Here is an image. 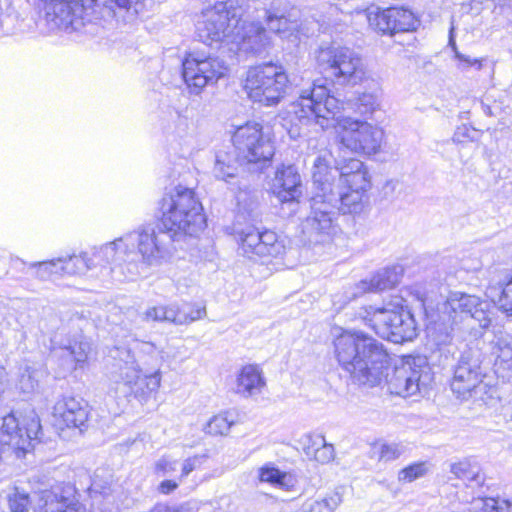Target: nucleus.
Listing matches in <instances>:
<instances>
[{
	"instance_id": "1",
	"label": "nucleus",
	"mask_w": 512,
	"mask_h": 512,
	"mask_svg": "<svg viewBox=\"0 0 512 512\" xmlns=\"http://www.w3.org/2000/svg\"><path fill=\"white\" fill-rule=\"evenodd\" d=\"M327 79H317L299 92L290 104L291 121L296 125L319 127L321 130L338 128L340 144L351 152L374 155L381 147L383 130L366 121L344 116V103L330 94Z\"/></svg>"
},
{
	"instance_id": "2",
	"label": "nucleus",
	"mask_w": 512,
	"mask_h": 512,
	"mask_svg": "<svg viewBox=\"0 0 512 512\" xmlns=\"http://www.w3.org/2000/svg\"><path fill=\"white\" fill-rule=\"evenodd\" d=\"M336 358L354 382L374 387L386 380L391 394L403 398L426 386L422 369L403 364L388 374L389 355L384 345L363 332L345 331L334 340Z\"/></svg>"
},
{
	"instance_id": "3",
	"label": "nucleus",
	"mask_w": 512,
	"mask_h": 512,
	"mask_svg": "<svg viewBox=\"0 0 512 512\" xmlns=\"http://www.w3.org/2000/svg\"><path fill=\"white\" fill-rule=\"evenodd\" d=\"M139 360L130 349L116 348L110 379L126 387L125 393H132L144 399L160 386V350L152 342H137Z\"/></svg>"
},
{
	"instance_id": "4",
	"label": "nucleus",
	"mask_w": 512,
	"mask_h": 512,
	"mask_svg": "<svg viewBox=\"0 0 512 512\" xmlns=\"http://www.w3.org/2000/svg\"><path fill=\"white\" fill-rule=\"evenodd\" d=\"M203 207L192 189L177 186L160 201L159 222L178 242L195 236L206 226Z\"/></svg>"
},
{
	"instance_id": "5",
	"label": "nucleus",
	"mask_w": 512,
	"mask_h": 512,
	"mask_svg": "<svg viewBox=\"0 0 512 512\" xmlns=\"http://www.w3.org/2000/svg\"><path fill=\"white\" fill-rule=\"evenodd\" d=\"M404 302L403 298L395 297L381 307H361L356 312V319L393 343L412 341L417 336V325Z\"/></svg>"
},
{
	"instance_id": "6",
	"label": "nucleus",
	"mask_w": 512,
	"mask_h": 512,
	"mask_svg": "<svg viewBox=\"0 0 512 512\" xmlns=\"http://www.w3.org/2000/svg\"><path fill=\"white\" fill-rule=\"evenodd\" d=\"M246 0L217 2L203 13L197 24V37L204 44L217 49L234 44L239 26L245 14Z\"/></svg>"
},
{
	"instance_id": "7",
	"label": "nucleus",
	"mask_w": 512,
	"mask_h": 512,
	"mask_svg": "<svg viewBox=\"0 0 512 512\" xmlns=\"http://www.w3.org/2000/svg\"><path fill=\"white\" fill-rule=\"evenodd\" d=\"M483 355L477 347L464 349L454 367L451 390L461 400L486 402L495 389L483 381Z\"/></svg>"
},
{
	"instance_id": "8",
	"label": "nucleus",
	"mask_w": 512,
	"mask_h": 512,
	"mask_svg": "<svg viewBox=\"0 0 512 512\" xmlns=\"http://www.w3.org/2000/svg\"><path fill=\"white\" fill-rule=\"evenodd\" d=\"M288 82L284 67L268 62L248 69L243 88L253 102L274 106L284 97Z\"/></svg>"
},
{
	"instance_id": "9",
	"label": "nucleus",
	"mask_w": 512,
	"mask_h": 512,
	"mask_svg": "<svg viewBox=\"0 0 512 512\" xmlns=\"http://www.w3.org/2000/svg\"><path fill=\"white\" fill-rule=\"evenodd\" d=\"M319 67L340 85H357L366 77L361 57L348 47H321L317 54Z\"/></svg>"
},
{
	"instance_id": "10",
	"label": "nucleus",
	"mask_w": 512,
	"mask_h": 512,
	"mask_svg": "<svg viewBox=\"0 0 512 512\" xmlns=\"http://www.w3.org/2000/svg\"><path fill=\"white\" fill-rule=\"evenodd\" d=\"M42 427L35 411H29L21 420L10 413L2 418L0 426V454L13 452L16 457L24 456L40 438Z\"/></svg>"
},
{
	"instance_id": "11",
	"label": "nucleus",
	"mask_w": 512,
	"mask_h": 512,
	"mask_svg": "<svg viewBox=\"0 0 512 512\" xmlns=\"http://www.w3.org/2000/svg\"><path fill=\"white\" fill-rule=\"evenodd\" d=\"M123 241L128 251L137 253L136 262L141 257L148 265L159 264L176 249L174 243L178 242L160 222L156 226H144L124 235Z\"/></svg>"
},
{
	"instance_id": "12",
	"label": "nucleus",
	"mask_w": 512,
	"mask_h": 512,
	"mask_svg": "<svg viewBox=\"0 0 512 512\" xmlns=\"http://www.w3.org/2000/svg\"><path fill=\"white\" fill-rule=\"evenodd\" d=\"M228 72L223 59L211 53L192 51L182 61V76L190 94L199 95Z\"/></svg>"
},
{
	"instance_id": "13",
	"label": "nucleus",
	"mask_w": 512,
	"mask_h": 512,
	"mask_svg": "<svg viewBox=\"0 0 512 512\" xmlns=\"http://www.w3.org/2000/svg\"><path fill=\"white\" fill-rule=\"evenodd\" d=\"M334 198L314 193L310 200V212L302 223V231L310 242L325 243L338 231V212Z\"/></svg>"
},
{
	"instance_id": "14",
	"label": "nucleus",
	"mask_w": 512,
	"mask_h": 512,
	"mask_svg": "<svg viewBox=\"0 0 512 512\" xmlns=\"http://www.w3.org/2000/svg\"><path fill=\"white\" fill-rule=\"evenodd\" d=\"M232 141L237 157L246 163L265 165L270 162L275 152L269 134L256 122H247L238 127Z\"/></svg>"
},
{
	"instance_id": "15",
	"label": "nucleus",
	"mask_w": 512,
	"mask_h": 512,
	"mask_svg": "<svg viewBox=\"0 0 512 512\" xmlns=\"http://www.w3.org/2000/svg\"><path fill=\"white\" fill-rule=\"evenodd\" d=\"M444 312L452 321L454 330L463 321L475 320L482 331L487 330L492 322L493 310L490 303L476 295L462 292H451L444 305Z\"/></svg>"
},
{
	"instance_id": "16",
	"label": "nucleus",
	"mask_w": 512,
	"mask_h": 512,
	"mask_svg": "<svg viewBox=\"0 0 512 512\" xmlns=\"http://www.w3.org/2000/svg\"><path fill=\"white\" fill-rule=\"evenodd\" d=\"M239 243L242 253L253 260L278 257L285 252V245L275 232H260L254 227H248L239 233Z\"/></svg>"
},
{
	"instance_id": "17",
	"label": "nucleus",
	"mask_w": 512,
	"mask_h": 512,
	"mask_svg": "<svg viewBox=\"0 0 512 512\" xmlns=\"http://www.w3.org/2000/svg\"><path fill=\"white\" fill-rule=\"evenodd\" d=\"M298 8L288 0H273L265 11V21L269 31L282 39L297 37L299 30Z\"/></svg>"
},
{
	"instance_id": "18",
	"label": "nucleus",
	"mask_w": 512,
	"mask_h": 512,
	"mask_svg": "<svg viewBox=\"0 0 512 512\" xmlns=\"http://www.w3.org/2000/svg\"><path fill=\"white\" fill-rule=\"evenodd\" d=\"M376 11L369 10L368 20L383 34L394 35L399 32H407L416 29L417 20L414 14L403 8L391 7Z\"/></svg>"
},
{
	"instance_id": "19",
	"label": "nucleus",
	"mask_w": 512,
	"mask_h": 512,
	"mask_svg": "<svg viewBox=\"0 0 512 512\" xmlns=\"http://www.w3.org/2000/svg\"><path fill=\"white\" fill-rule=\"evenodd\" d=\"M272 192L281 204L289 206L290 213L296 211L302 196V181L294 165H282L276 170Z\"/></svg>"
},
{
	"instance_id": "20",
	"label": "nucleus",
	"mask_w": 512,
	"mask_h": 512,
	"mask_svg": "<svg viewBox=\"0 0 512 512\" xmlns=\"http://www.w3.org/2000/svg\"><path fill=\"white\" fill-rule=\"evenodd\" d=\"M233 46L238 50L259 55L272 46V39L260 23L246 22L242 18Z\"/></svg>"
},
{
	"instance_id": "21",
	"label": "nucleus",
	"mask_w": 512,
	"mask_h": 512,
	"mask_svg": "<svg viewBox=\"0 0 512 512\" xmlns=\"http://www.w3.org/2000/svg\"><path fill=\"white\" fill-rule=\"evenodd\" d=\"M54 415L67 428H75L82 432L88 426L90 408L82 398L63 397L55 404Z\"/></svg>"
},
{
	"instance_id": "22",
	"label": "nucleus",
	"mask_w": 512,
	"mask_h": 512,
	"mask_svg": "<svg viewBox=\"0 0 512 512\" xmlns=\"http://www.w3.org/2000/svg\"><path fill=\"white\" fill-rule=\"evenodd\" d=\"M331 155L328 153L318 155L313 163L312 181L315 193L329 194L335 189V180L338 177V167H332Z\"/></svg>"
},
{
	"instance_id": "23",
	"label": "nucleus",
	"mask_w": 512,
	"mask_h": 512,
	"mask_svg": "<svg viewBox=\"0 0 512 512\" xmlns=\"http://www.w3.org/2000/svg\"><path fill=\"white\" fill-rule=\"evenodd\" d=\"M266 386L263 372L258 365H245L239 371L236 378L235 392L248 398L258 395Z\"/></svg>"
},
{
	"instance_id": "24",
	"label": "nucleus",
	"mask_w": 512,
	"mask_h": 512,
	"mask_svg": "<svg viewBox=\"0 0 512 512\" xmlns=\"http://www.w3.org/2000/svg\"><path fill=\"white\" fill-rule=\"evenodd\" d=\"M403 268L401 266L386 267L359 282L357 288L362 292H381L394 288L401 280Z\"/></svg>"
},
{
	"instance_id": "25",
	"label": "nucleus",
	"mask_w": 512,
	"mask_h": 512,
	"mask_svg": "<svg viewBox=\"0 0 512 512\" xmlns=\"http://www.w3.org/2000/svg\"><path fill=\"white\" fill-rule=\"evenodd\" d=\"M101 253L104 255V263H106V265L114 264L120 266L122 263H128L135 267L134 263L136 262L137 253L133 250L128 251V249H126V243L123 241V237L102 245Z\"/></svg>"
},
{
	"instance_id": "26",
	"label": "nucleus",
	"mask_w": 512,
	"mask_h": 512,
	"mask_svg": "<svg viewBox=\"0 0 512 512\" xmlns=\"http://www.w3.org/2000/svg\"><path fill=\"white\" fill-rule=\"evenodd\" d=\"M450 473L467 486L480 487L484 484L485 477L481 473L480 466L470 459H463L450 464Z\"/></svg>"
},
{
	"instance_id": "27",
	"label": "nucleus",
	"mask_w": 512,
	"mask_h": 512,
	"mask_svg": "<svg viewBox=\"0 0 512 512\" xmlns=\"http://www.w3.org/2000/svg\"><path fill=\"white\" fill-rule=\"evenodd\" d=\"M145 319L157 322H169L175 325L187 324L186 311L176 303L150 307L145 312Z\"/></svg>"
},
{
	"instance_id": "28",
	"label": "nucleus",
	"mask_w": 512,
	"mask_h": 512,
	"mask_svg": "<svg viewBox=\"0 0 512 512\" xmlns=\"http://www.w3.org/2000/svg\"><path fill=\"white\" fill-rule=\"evenodd\" d=\"M363 192L348 190L343 191L338 185L335 189L327 194L328 198H334L336 201L335 206L337 212L347 213H358L362 210L363 203Z\"/></svg>"
},
{
	"instance_id": "29",
	"label": "nucleus",
	"mask_w": 512,
	"mask_h": 512,
	"mask_svg": "<svg viewBox=\"0 0 512 512\" xmlns=\"http://www.w3.org/2000/svg\"><path fill=\"white\" fill-rule=\"evenodd\" d=\"M487 294L500 310L512 315V275L506 274L497 284H490Z\"/></svg>"
},
{
	"instance_id": "30",
	"label": "nucleus",
	"mask_w": 512,
	"mask_h": 512,
	"mask_svg": "<svg viewBox=\"0 0 512 512\" xmlns=\"http://www.w3.org/2000/svg\"><path fill=\"white\" fill-rule=\"evenodd\" d=\"M449 45L455 52V57L459 61V68L463 71H468L469 69H474L476 71L483 70L487 76H490L493 72V67L488 63L485 59H472L470 56L464 55L457 51L456 43L454 39V25L451 24L449 31Z\"/></svg>"
},
{
	"instance_id": "31",
	"label": "nucleus",
	"mask_w": 512,
	"mask_h": 512,
	"mask_svg": "<svg viewBox=\"0 0 512 512\" xmlns=\"http://www.w3.org/2000/svg\"><path fill=\"white\" fill-rule=\"evenodd\" d=\"M68 499L53 490H43L36 494L35 512H62Z\"/></svg>"
},
{
	"instance_id": "32",
	"label": "nucleus",
	"mask_w": 512,
	"mask_h": 512,
	"mask_svg": "<svg viewBox=\"0 0 512 512\" xmlns=\"http://www.w3.org/2000/svg\"><path fill=\"white\" fill-rule=\"evenodd\" d=\"M243 162L242 160L234 159L228 153H218L216 155L215 165L213 168V173L216 178L224 181H229V179H233L236 177L238 173L239 164Z\"/></svg>"
},
{
	"instance_id": "33",
	"label": "nucleus",
	"mask_w": 512,
	"mask_h": 512,
	"mask_svg": "<svg viewBox=\"0 0 512 512\" xmlns=\"http://www.w3.org/2000/svg\"><path fill=\"white\" fill-rule=\"evenodd\" d=\"M61 266H63L62 257H59L51 260L29 263L28 268L33 271L32 275L35 278L41 281H46L54 275H65Z\"/></svg>"
},
{
	"instance_id": "34",
	"label": "nucleus",
	"mask_w": 512,
	"mask_h": 512,
	"mask_svg": "<svg viewBox=\"0 0 512 512\" xmlns=\"http://www.w3.org/2000/svg\"><path fill=\"white\" fill-rule=\"evenodd\" d=\"M492 355L495 357V364L511 367L512 362V338L508 334L496 336L492 341Z\"/></svg>"
},
{
	"instance_id": "35",
	"label": "nucleus",
	"mask_w": 512,
	"mask_h": 512,
	"mask_svg": "<svg viewBox=\"0 0 512 512\" xmlns=\"http://www.w3.org/2000/svg\"><path fill=\"white\" fill-rule=\"evenodd\" d=\"M65 275H80L86 273L93 268L94 260L89 257L88 252L81 253L80 255H72L69 257H62Z\"/></svg>"
},
{
	"instance_id": "36",
	"label": "nucleus",
	"mask_w": 512,
	"mask_h": 512,
	"mask_svg": "<svg viewBox=\"0 0 512 512\" xmlns=\"http://www.w3.org/2000/svg\"><path fill=\"white\" fill-rule=\"evenodd\" d=\"M233 424V417L228 412H225L213 416L205 425L204 431L213 436L226 435Z\"/></svg>"
},
{
	"instance_id": "37",
	"label": "nucleus",
	"mask_w": 512,
	"mask_h": 512,
	"mask_svg": "<svg viewBox=\"0 0 512 512\" xmlns=\"http://www.w3.org/2000/svg\"><path fill=\"white\" fill-rule=\"evenodd\" d=\"M259 480L279 487H287L291 482V475L278 468L265 465L259 469Z\"/></svg>"
},
{
	"instance_id": "38",
	"label": "nucleus",
	"mask_w": 512,
	"mask_h": 512,
	"mask_svg": "<svg viewBox=\"0 0 512 512\" xmlns=\"http://www.w3.org/2000/svg\"><path fill=\"white\" fill-rule=\"evenodd\" d=\"M339 183L348 190L366 192L371 185L370 176L367 168L358 171L351 176H345L339 179Z\"/></svg>"
},
{
	"instance_id": "39",
	"label": "nucleus",
	"mask_w": 512,
	"mask_h": 512,
	"mask_svg": "<svg viewBox=\"0 0 512 512\" xmlns=\"http://www.w3.org/2000/svg\"><path fill=\"white\" fill-rule=\"evenodd\" d=\"M39 375V371L26 365L19 378L20 390L27 394L34 392L39 386Z\"/></svg>"
},
{
	"instance_id": "40",
	"label": "nucleus",
	"mask_w": 512,
	"mask_h": 512,
	"mask_svg": "<svg viewBox=\"0 0 512 512\" xmlns=\"http://www.w3.org/2000/svg\"><path fill=\"white\" fill-rule=\"evenodd\" d=\"M429 470V465L427 462H417L413 463L403 469H401L398 473V480L400 482L410 483L416 479H419L427 474Z\"/></svg>"
},
{
	"instance_id": "41",
	"label": "nucleus",
	"mask_w": 512,
	"mask_h": 512,
	"mask_svg": "<svg viewBox=\"0 0 512 512\" xmlns=\"http://www.w3.org/2000/svg\"><path fill=\"white\" fill-rule=\"evenodd\" d=\"M129 1V4L127 5V7L125 8H120L116 3H113L112 6L113 7H109V5H103V4H96L91 6V7H87L83 13H82V16H81V20H84V14H87V12L89 10H92V12H97L98 10V13H101V10L100 9H107L108 10V15L112 16V17H123L125 18V14H131L132 16L136 13V10H134V12H131V0H128ZM84 25V21H82V24L78 27L77 30H79L82 26Z\"/></svg>"
},
{
	"instance_id": "42",
	"label": "nucleus",
	"mask_w": 512,
	"mask_h": 512,
	"mask_svg": "<svg viewBox=\"0 0 512 512\" xmlns=\"http://www.w3.org/2000/svg\"><path fill=\"white\" fill-rule=\"evenodd\" d=\"M324 436L318 433H306L299 439V444L308 458H312L317 447L323 445Z\"/></svg>"
},
{
	"instance_id": "43",
	"label": "nucleus",
	"mask_w": 512,
	"mask_h": 512,
	"mask_svg": "<svg viewBox=\"0 0 512 512\" xmlns=\"http://www.w3.org/2000/svg\"><path fill=\"white\" fill-rule=\"evenodd\" d=\"M378 106L377 97L372 93H363L358 96L354 109L361 115L371 114Z\"/></svg>"
},
{
	"instance_id": "44",
	"label": "nucleus",
	"mask_w": 512,
	"mask_h": 512,
	"mask_svg": "<svg viewBox=\"0 0 512 512\" xmlns=\"http://www.w3.org/2000/svg\"><path fill=\"white\" fill-rule=\"evenodd\" d=\"M495 502L492 498H473L472 501L464 503L463 508L458 512H493Z\"/></svg>"
},
{
	"instance_id": "45",
	"label": "nucleus",
	"mask_w": 512,
	"mask_h": 512,
	"mask_svg": "<svg viewBox=\"0 0 512 512\" xmlns=\"http://www.w3.org/2000/svg\"><path fill=\"white\" fill-rule=\"evenodd\" d=\"M17 20L13 0H0V28L9 27Z\"/></svg>"
},
{
	"instance_id": "46",
	"label": "nucleus",
	"mask_w": 512,
	"mask_h": 512,
	"mask_svg": "<svg viewBox=\"0 0 512 512\" xmlns=\"http://www.w3.org/2000/svg\"><path fill=\"white\" fill-rule=\"evenodd\" d=\"M172 108L177 115L176 134L179 137H184L188 134L189 130L188 107L183 105H173Z\"/></svg>"
},
{
	"instance_id": "47",
	"label": "nucleus",
	"mask_w": 512,
	"mask_h": 512,
	"mask_svg": "<svg viewBox=\"0 0 512 512\" xmlns=\"http://www.w3.org/2000/svg\"><path fill=\"white\" fill-rule=\"evenodd\" d=\"M89 348L88 343L79 342L66 348L65 353L71 357L75 363L82 364L87 360Z\"/></svg>"
},
{
	"instance_id": "48",
	"label": "nucleus",
	"mask_w": 512,
	"mask_h": 512,
	"mask_svg": "<svg viewBox=\"0 0 512 512\" xmlns=\"http://www.w3.org/2000/svg\"><path fill=\"white\" fill-rule=\"evenodd\" d=\"M367 168L362 161L356 158H350L345 160L338 166L339 179L345 176H351L356 174L358 171Z\"/></svg>"
},
{
	"instance_id": "49",
	"label": "nucleus",
	"mask_w": 512,
	"mask_h": 512,
	"mask_svg": "<svg viewBox=\"0 0 512 512\" xmlns=\"http://www.w3.org/2000/svg\"><path fill=\"white\" fill-rule=\"evenodd\" d=\"M335 457V450L334 446L330 443H327L326 440H323V445L317 447L315 450V453L312 454L313 460L321 463L326 464L332 461Z\"/></svg>"
},
{
	"instance_id": "50",
	"label": "nucleus",
	"mask_w": 512,
	"mask_h": 512,
	"mask_svg": "<svg viewBox=\"0 0 512 512\" xmlns=\"http://www.w3.org/2000/svg\"><path fill=\"white\" fill-rule=\"evenodd\" d=\"M404 453V447L400 444H383L380 448L379 459L392 461L398 459Z\"/></svg>"
},
{
	"instance_id": "51",
	"label": "nucleus",
	"mask_w": 512,
	"mask_h": 512,
	"mask_svg": "<svg viewBox=\"0 0 512 512\" xmlns=\"http://www.w3.org/2000/svg\"><path fill=\"white\" fill-rule=\"evenodd\" d=\"M11 512H27L29 497L27 494L15 492L8 498Z\"/></svg>"
},
{
	"instance_id": "52",
	"label": "nucleus",
	"mask_w": 512,
	"mask_h": 512,
	"mask_svg": "<svg viewBox=\"0 0 512 512\" xmlns=\"http://www.w3.org/2000/svg\"><path fill=\"white\" fill-rule=\"evenodd\" d=\"M177 461L163 456L155 462L154 471L159 476H166L176 471Z\"/></svg>"
},
{
	"instance_id": "53",
	"label": "nucleus",
	"mask_w": 512,
	"mask_h": 512,
	"mask_svg": "<svg viewBox=\"0 0 512 512\" xmlns=\"http://www.w3.org/2000/svg\"><path fill=\"white\" fill-rule=\"evenodd\" d=\"M205 458V455H195L193 457L187 458L182 465L180 480L187 477L192 471L199 467Z\"/></svg>"
},
{
	"instance_id": "54",
	"label": "nucleus",
	"mask_w": 512,
	"mask_h": 512,
	"mask_svg": "<svg viewBox=\"0 0 512 512\" xmlns=\"http://www.w3.org/2000/svg\"><path fill=\"white\" fill-rule=\"evenodd\" d=\"M471 132L475 133V130L470 129L466 125H462V126L458 127L457 130L455 131V133L452 137V141L454 143H462L465 140L473 141L475 139V137L473 135H471Z\"/></svg>"
},
{
	"instance_id": "55",
	"label": "nucleus",
	"mask_w": 512,
	"mask_h": 512,
	"mask_svg": "<svg viewBox=\"0 0 512 512\" xmlns=\"http://www.w3.org/2000/svg\"><path fill=\"white\" fill-rule=\"evenodd\" d=\"M179 484L175 480H164L158 486V491L162 494H170L178 488Z\"/></svg>"
},
{
	"instance_id": "56",
	"label": "nucleus",
	"mask_w": 512,
	"mask_h": 512,
	"mask_svg": "<svg viewBox=\"0 0 512 512\" xmlns=\"http://www.w3.org/2000/svg\"><path fill=\"white\" fill-rule=\"evenodd\" d=\"M205 315H206V310L204 307H197L195 309H192L190 312L186 311V317L188 318L187 324L191 323L193 321L199 320V319L203 318Z\"/></svg>"
},
{
	"instance_id": "57",
	"label": "nucleus",
	"mask_w": 512,
	"mask_h": 512,
	"mask_svg": "<svg viewBox=\"0 0 512 512\" xmlns=\"http://www.w3.org/2000/svg\"><path fill=\"white\" fill-rule=\"evenodd\" d=\"M89 257L94 260L93 267L96 266H104L106 263H104V255L101 253V246L100 247H94L91 250V253H89Z\"/></svg>"
},
{
	"instance_id": "58",
	"label": "nucleus",
	"mask_w": 512,
	"mask_h": 512,
	"mask_svg": "<svg viewBox=\"0 0 512 512\" xmlns=\"http://www.w3.org/2000/svg\"><path fill=\"white\" fill-rule=\"evenodd\" d=\"M495 502V506L493 507V512H512V502L508 500L498 501L492 498Z\"/></svg>"
},
{
	"instance_id": "59",
	"label": "nucleus",
	"mask_w": 512,
	"mask_h": 512,
	"mask_svg": "<svg viewBox=\"0 0 512 512\" xmlns=\"http://www.w3.org/2000/svg\"><path fill=\"white\" fill-rule=\"evenodd\" d=\"M62 512H88L86 507L80 502H69L65 504Z\"/></svg>"
},
{
	"instance_id": "60",
	"label": "nucleus",
	"mask_w": 512,
	"mask_h": 512,
	"mask_svg": "<svg viewBox=\"0 0 512 512\" xmlns=\"http://www.w3.org/2000/svg\"><path fill=\"white\" fill-rule=\"evenodd\" d=\"M482 267V263L479 259H474L473 263L470 265L467 260H463L462 268L466 271H478Z\"/></svg>"
},
{
	"instance_id": "61",
	"label": "nucleus",
	"mask_w": 512,
	"mask_h": 512,
	"mask_svg": "<svg viewBox=\"0 0 512 512\" xmlns=\"http://www.w3.org/2000/svg\"><path fill=\"white\" fill-rule=\"evenodd\" d=\"M151 512H169V509L167 506L157 505L152 509Z\"/></svg>"
}]
</instances>
